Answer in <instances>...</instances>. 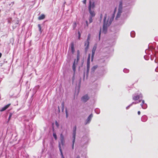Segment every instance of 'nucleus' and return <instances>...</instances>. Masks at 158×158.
Masks as SVG:
<instances>
[{
	"mask_svg": "<svg viewBox=\"0 0 158 158\" xmlns=\"http://www.w3.org/2000/svg\"><path fill=\"white\" fill-rule=\"evenodd\" d=\"M76 127L75 126L73 129V144L72 145V148L73 149H74V143L75 142L76 134Z\"/></svg>",
	"mask_w": 158,
	"mask_h": 158,
	"instance_id": "nucleus-4",
	"label": "nucleus"
},
{
	"mask_svg": "<svg viewBox=\"0 0 158 158\" xmlns=\"http://www.w3.org/2000/svg\"><path fill=\"white\" fill-rule=\"evenodd\" d=\"M101 29L100 31L99 32V40H100V35L101 34Z\"/></svg>",
	"mask_w": 158,
	"mask_h": 158,
	"instance_id": "nucleus-25",
	"label": "nucleus"
},
{
	"mask_svg": "<svg viewBox=\"0 0 158 158\" xmlns=\"http://www.w3.org/2000/svg\"><path fill=\"white\" fill-rule=\"evenodd\" d=\"M122 1H121L119 2V8L118 10V11L116 17V19H117L119 18L122 12Z\"/></svg>",
	"mask_w": 158,
	"mask_h": 158,
	"instance_id": "nucleus-3",
	"label": "nucleus"
},
{
	"mask_svg": "<svg viewBox=\"0 0 158 158\" xmlns=\"http://www.w3.org/2000/svg\"><path fill=\"white\" fill-rule=\"evenodd\" d=\"M97 48V45L95 44L92 49V56H91V61H93V58L94 57V55L95 52Z\"/></svg>",
	"mask_w": 158,
	"mask_h": 158,
	"instance_id": "nucleus-6",
	"label": "nucleus"
},
{
	"mask_svg": "<svg viewBox=\"0 0 158 158\" xmlns=\"http://www.w3.org/2000/svg\"><path fill=\"white\" fill-rule=\"evenodd\" d=\"M10 105V104H8L5 106L4 107L2 108L1 111H3L6 109Z\"/></svg>",
	"mask_w": 158,
	"mask_h": 158,
	"instance_id": "nucleus-13",
	"label": "nucleus"
},
{
	"mask_svg": "<svg viewBox=\"0 0 158 158\" xmlns=\"http://www.w3.org/2000/svg\"><path fill=\"white\" fill-rule=\"evenodd\" d=\"M142 97V94H140L139 95H137L133 97V99L134 100H138L140 98Z\"/></svg>",
	"mask_w": 158,
	"mask_h": 158,
	"instance_id": "nucleus-11",
	"label": "nucleus"
},
{
	"mask_svg": "<svg viewBox=\"0 0 158 158\" xmlns=\"http://www.w3.org/2000/svg\"><path fill=\"white\" fill-rule=\"evenodd\" d=\"M144 102V101H143V103Z\"/></svg>",
	"mask_w": 158,
	"mask_h": 158,
	"instance_id": "nucleus-37",
	"label": "nucleus"
},
{
	"mask_svg": "<svg viewBox=\"0 0 158 158\" xmlns=\"http://www.w3.org/2000/svg\"><path fill=\"white\" fill-rule=\"evenodd\" d=\"M45 18V15L44 14H42L38 17V19L39 20H41L44 19Z\"/></svg>",
	"mask_w": 158,
	"mask_h": 158,
	"instance_id": "nucleus-16",
	"label": "nucleus"
},
{
	"mask_svg": "<svg viewBox=\"0 0 158 158\" xmlns=\"http://www.w3.org/2000/svg\"><path fill=\"white\" fill-rule=\"evenodd\" d=\"M86 0H83V3L85 4H86Z\"/></svg>",
	"mask_w": 158,
	"mask_h": 158,
	"instance_id": "nucleus-30",
	"label": "nucleus"
},
{
	"mask_svg": "<svg viewBox=\"0 0 158 158\" xmlns=\"http://www.w3.org/2000/svg\"><path fill=\"white\" fill-rule=\"evenodd\" d=\"M89 10L90 14V16H91V17H94L95 15L94 10Z\"/></svg>",
	"mask_w": 158,
	"mask_h": 158,
	"instance_id": "nucleus-12",
	"label": "nucleus"
},
{
	"mask_svg": "<svg viewBox=\"0 0 158 158\" xmlns=\"http://www.w3.org/2000/svg\"><path fill=\"white\" fill-rule=\"evenodd\" d=\"M102 15H101V18H102Z\"/></svg>",
	"mask_w": 158,
	"mask_h": 158,
	"instance_id": "nucleus-35",
	"label": "nucleus"
},
{
	"mask_svg": "<svg viewBox=\"0 0 158 158\" xmlns=\"http://www.w3.org/2000/svg\"><path fill=\"white\" fill-rule=\"evenodd\" d=\"M90 54H89L87 59V72L88 73L89 71L90 67Z\"/></svg>",
	"mask_w": 158,
	"mask_h": 158,
	"instance_id": "nucleus-5",
	"label": "nucleus"
},
{
	"mask_svg": "<svg viewBox=\"0 0 158 158\" xmlns=\"http://www.w3.org/2000/svg\"><path fill=\"white\" fill-rule=\"evenodd\" d=\"M38 27L39 28V31H40V33H41L42 32V30H41V27L40 24H39L38 25Z\"/></svg>",
	"mask_w": 158,
	"mask_h": 158,
	"instance_id": "nucleus-20",
	"label": "nucleus"
},
{
	"mask_svg": "<svg viewBox=\"0 0 158 158\" xmlns=\"http://www.w3.org/2000/svg\"><path fill=\"white\" fill-rule=\"evenodd\" d=\"M64 102H62L61 104V108L62 111H63L64 109Z\"/></svg>",
	"mask_w": 158,
	"mask_h": 158,
	"instance_id": "nucleus-21",
	"label": "nucleus"
},
{
	"mask_svg": "<svg viewBox=\"0 0 158 158\" xmlns=\"http://www.w3.org/2000/svg\"><path fill=\"white\" fill-rule=\"evenodd\" d=\"M86 23L87 26L88 27V22L87 21H86Z\"/></svg>",
	"mask_w": 158,
	"mask_h": 158,
	"instance_id": "nucleus-31",
	"label": "nucleus"
},
{
	"mask_svg": "<svg viewBox=\"0 0 158 158\" xmlns=\"http://www.w3.org/2000/svg\"><path fill=\"white\" fill-rule=\"evenodd\" d=\"M90 34H89L88 35L87 39L86 41H88V42H89V41L90 39Z\"/></svg>",
	"mask_w": 158,
	"mask_h": 158,
	"instance_id": "nucleus-23",
	"label": "nucleus"
},
{
	"mask_svg": "<svg viewBox=\"0 0 158 158\" xmlns=\"http://www.w3.org/2000/svg\"><path fill=\"white\" fill-rule=\"evenodd\" d=\"M65 112H66V118H67L68 117V111H67V109H66Z\"/></svg>",
	"mask_w": 158,
	"mask_h": 158,
	"instance_id": "nucleus-26",
	"label": "nucleus"
},
{
	"mask_svg": "<svg viewBox=\"0 0 158 158\" xmlns=\"http://www.w3.org/2000/svg\"><path fill=\"white\" fill-rule=\"evenodd\" d=\"M53 135L54 137V138L56 140L57 139V137L56 134V133L55 132L53 133Z\"/></svg>",
	"mask_w": 158,
	"mask_h": 158,
	"instance_id": "nucleus-22",
	"label": "nucleus"
},
{
	"mask_svg": "<svg viewBox=\"0 0 158 158\" xmlns=\"http://www.w3.org/2000/svg\"><path fill=\"white\" fill-rule=\"evenodd\" d=\"M77 158H80V156H77Z\"/></svg>",
	"mask_w": 158,
	"mask_h": 158,
	"instance_id": "nucleus-34",
	"label": "nucleus"
},
{
	"mask_svg": "<svg viewBox=\"0 0 158 158\" xmlns=\"http://www.w3.org/2000/svg\"><path fill=\"white\" fill-rule=\"evenodd\" d=\"M89 42L88 41L85 42L84 46L85 47V50L86 52H87L89 46Z\"/></svg>",
	"mask_w": 158,
	"mask_h": 158,
	"instance_id": "nucleus-9",
	"label": "nucleus"
},
{
	"mask_svg": "<svg viewBox=\"0 0 158 158\" xmlns=\"http://www.w3.org/2000/svg\"><path fill=\"white\" fill-rule=\"evenodd\" d=\"M12 116V114L10 113V115H9V120H10L11 117Z\"/></svg>",
	"mask_w": 158,
	"mask_h": 158,
	"instance_id": "nucleus-28",
	"label": "nucleus"
},
{
	"mask_svg": "<svg viewBox=\"0 0 158 158\" xmlns=\"http://www.w3.org/2000/svg\"><path fill=\"white\" fill-rule=\"evenodd\" d=\"M95 7L94 3L92 2L91 1L89 2V10H94Z\"/></svg>",
	"mask_w": 158,
	"mask_h": 158,
	"instance_id": "nucleus-7",
	"label": "nucleus"
},
{
	"mask_svg": "<svg viewBox=\"0 0 158 158\" xmlns=\"http://www.w3.org/2000/svg\"><path fill=\"white\" fill-rule=\"evenodd\" d=\"M77 52V60H75L73 65V69L74 72L76 70V65L77 64L80 58L79 51L78 50Z\"/></svg>",
	"mask_w": 158,
	"mask_h": 158,
	"instance_id": "nucleus-2",
	"label": "nucleus"
},
{
	"mask_svg": "<svg viewBox=\"0 0 158 158\" xmlns=\"http://www.w3.org/2000/svg\"><path fill=\"white\" fill-rule=\"evenodd\" d=\"M89 99V97L88 96V95H85L82 97L81 100L82 102H87Z\"/></svg>",
	"mask_w": 158,
	"mask_h": 158,
	"instance_id": "nucleus-8",
	"label": "nucleus"
},
{
	"mask_svg": "<svg viewBox=\"0 0 158 158\" xmlns=\"http://www.w3.org/2000/svg\"><path fill=\"white\" fill-rule=\"evenodd\" d=\"M55 124L56 125V126H57V127H58L59 126V124H58V123L57 122V121H56V122H55Z\"/></svg>",
	"mask_w": 158,
	"mask_h": 158,
	"instance_id": "nucleus-29",
	"label": "nucleus"
},
{
	"mask_svg": "<svg viewBox=\"0 0 158 158\" xmlns=\"http://www.w3.org/2000/svg\"><path fill=\"white\" fill-rule=\"evenodd\" d=\"M59 149L60 151V153H61V155L62 158H64V156H63V154L62 152V149H61V144H60V143H59Z\"/></svg>",
	"mask_w": 158,
	"mask_h": 158,
	"instance_id": "nucleus-15",
	"label": "nucleus"
},
{
	"mask_svg": "<svg viewBox=\"0 0 158 158\" xmlns=\"http://www.w3.org/2000/svg\"><path fill=\"white\" fill-rule=\"evenodd\" d=\"M93 117V115L92 114H90L89 116L88 117V118H87V123H89L90 121L91 120V118L92 117Z\"/></svg>",
	"mask_w": 158,
	"mask_h": 158,
	"instance_id": "nucleus-17",
	"label": "nucleus"
},
{
	"mask_svg": "<svg viewBox=\"0 0 158 158\" xmlns=\"http://www.w3.org/2000/svg\"><path fill=\"white\" fill-rule=\"evenodd\" d=\"M98 67V66L97 65H95L91 69V70L93 72H94L95 70Z\"/></svg>",
	"mask_w": 158,
	"mask_h": 158,
	"instance_id": "nucleus-18",
	"label": "nucleus"
},
{
	"mask_svg": "<svg viewBox=\"0 0 158 158\" xmlns=\"http://www.w3.org/2000/svg\"><path fill=\"white\" fill-rule=\"evenodd\" d=\"M60 138L61 144L62 146H64V144L65 141L64 136L62 134H60Z\"/></svg>",
	"mask_w": 158,
	"mask_h": 158,
	"instance_id": "nucleus-10",
	"label": "nucleus"
},
{
	"mask_svg": "<svg viewBox=\"0 0 158 158\" xmlns=\"http://www.w3.org/2000/svg\"><path fill=\"white\" fill-rule=\"evenodd\" d=\"M77 26V23L76 22H74L73 24V29H75Z\"/></svg>",
	"mask_w": 158,
	"mask_h": 158,
	"instance_id": "nucleus-19",
	"label": "nucleus"
},
{
	"mask_svg": "<svg viewBox=\"0 0 158 158\" xmlns=\"http://www.w3.org/2000/svg\"><path fill=\"white\" fill-rule=\"evenodd\" d=\"M138 115H139L140 114V111H138Z\"/></svg>",
	"mask_w": 158,
	"mask_h": 158,
	"instance_id": "nucleus-32",
	"label": "nucleus"
},
{
	"mask_svg": "<svg viewBox=\"0 0 158 158\" xmlns=\"http://www.w3.org/2000/svg\"><path fill=\"white\" fill-rule=\"evenodd\" d=\"M71 50L72 51V52L73 54L75 50L74 48V46L73 43H72L71 44Z\"/></svg>",
	"mask_w": 158,
	"mask_h": 158,
	"instance_id": "nucleus-14",
	"label": "nucleus"
},
{
	"mask_svg": "<svg viewBox=\"0 0 158 158\" xmlns=\"http://www.w3.org/2000/svg\"><path fill=\"white\" fill-rule=\"evenodd\" d=\"M78 39H80L81 37V33L79 31L78 32Z\"/></svg>",
	"mask_w": 158,
	"mask_h": 158,
	"instance_id": "nucleus-27",
	"label": "nucleus"
},
{
	"mask_svg": "<svg viewBox=\"0 0 158 158\" xmlns=\"http://www.w3.org/2000/svg\"><path fill=\"white\" fill-rule=\"evenodd\" d=\"M92 17H91V16H90L89 19V23H91L93 21V19H92Z\"/></svg>",
	"mask_w": 158,
	"mask_h": 158,
	"instance_id": "nucleus-24",
	"label": "nucleus"
},
{
	"mask_svg": "<svg viewBox=\"0 0 158 158\" xmlns=\"http://www.w3.org/2000/svg\"><path fill=\"white\" fill-rule=\"evenodd\" d=\"M58 109H59V110H60L59 107V106H58Z\"/></svg>",
	"mask_w": 158,
	"mask_h": 158,
	"instance_id": "nucleus-36",
	"label": "nucleus"
},
{
	"mask_svg": "<svg viewBox=\"0 0 158 158\" xmlns=\"http://www.w3.org/2000/svg\"><path fill=\"white\" fill-rule=\"evenodd\" d=\"M106 15H105L104 19V23L103 26L102 32L104 34H105L107 31V27L109 26L111 24L112 22V20H110V21L108 20L106 22Z\"/></svg>",
	"mask_w": 158,
	"mask_h": 158,
	"instance_id": "nucleus-1",
	"label": "nucleus"
},
{
	"mask_svg": "<svg viewBox=\"0 0 158 158\" xmlns=\"http://www.w3.org/2000/svg\"><path fill=\"white\" fill-rule=\"evenodd\" d=\"M2 55V54L1 53H0V58L1 57Z\"/></svg>",
	"mask_w": 158,
	"mask_h": 158,
	"instance_id": "nucleus-33",
	"label": "nucleus"
}]
</instances>
